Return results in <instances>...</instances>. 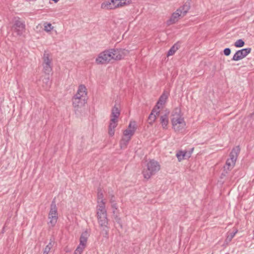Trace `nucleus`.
Returning <instances> with one entry per match:
<instances>
[{
  "label": "nucleus",
  "instance_id": "1",
  "mask_svg": "<svg viewBox=\"0 0 254 254\" xmlns=\"http://www.w3.org/2000/svg\"><path fill=\"white\" fill-rule=\"evenodd\" d=\"M160 166L159 163L152 159L150 160L146 164V168L142 171V174L145 179H149L160 170Z\"/></svg>",
  "mask_w": 254,
  "mask_h": 254
},
{
  "label": "nucleus",
  "instance_id": "2",
  "mask_svg": "<svg viewBox=\"0 0 254 254\" xmlns=\"http://www.w3.org/2000/svg\"><path fill=\"white\" fill-rule=\"evenodd\" d=\"M240 152V147L239 146H237L233 148L229 154L230 158L227 159L226 162V165L227 166L228 170L233 168Z\"/></svg>",
  "mask_w": 254,
  "mask_h": 254
},
{
  "label": "nucleus",
  "instance_id": "3",
  "mask_svg": "<svg viewBox=\"0 0 254 254\" xmlns=\"http://www.w3.org/2000/svg\"><path fill=\"white\" fill-rule=\"evenodd\" d=\"M58 209L56 206L55 198L51 202L50 210L49 213L48 218L50 220L49 224L52 227H54L57 222L58 219Z\"/></svg>",
  "mask_w": 254,
  "mask_h": 254
},
{
  "label": "nucleus",
  "instance_id": "4",
  "mask_svg": "<svg viewBox=\"0 0 254 254\" xmlns=\"http://www.w3.org/2000/svg\"><path fill=\"white\" fill-rule=\"evenodd\" d=\"M89 233L87 230L83 232L79 238V244L75 250L73 254H81L85 248Z\"/></svg>",
  "mask_w": 254,
  "mask_h": 254
},
{
  "label": "nucleus",
  "instance_id": "5",
  "mask_svg": "<svg viewBox=\"0 0 254 254\" xmlns=\"http://www.w3.org/2000/svg\"><path fill=\"white\" fill-rule=\"evenodd\" d=\"M112 52L111 49L106 50L100 53L98 57L96 59V62L97 64H106L113 59L112 56Z\"/></svg>",
  "mask_w": 254,
  "mask_h": 254
},
{
  "label": "nucleus",
  "instance_id": "6",
  "mask_svg": "<svg viewBox=\"0 0 254 254\" xmlns=\"http://www.w3.org/2000/svg\"><path fill=\"white\" fill-rule=\"evenodd\" d=\"M43 70L45 74L49 75L52 70V59L50 58V54L45 52L43 57Z\"/></svg>",
  "mask_w": 254,
  "mask_h": 254
},
{
  "label": "nucleus",
  "instance_id": "7",
  "mask_svg": "<svg viewBox=\"0 0 254 254\" xmlns=\"http://www.w3.org/2000/svg\"><path fill=\"white\" fill-rule=\"evenodd\" d=\"M251 51L252 49L251 48H247L238 50L234 55L232 60L234 61H240L247 57L251 52Z\"/></svg>",
  "mask_w": 254,
  "mask_h": 254
},
{
  "label": "nucleus",
  "instance_id": "8",
  "mask_svg": "<svg viewBox=\"0 0 254 254\" xmlns=\"http://www.w3.org/2000/svg\"><path fill=\"white\" fill-rule=\"evenodd\" d=\"M87 99L74 96L72 99V105L75 112L78 111L79 108L83 107L87 102Z\"/></svg>",
  "mask_w": 254,
  "mask_h": 254
},
{
  "label": "nucleus",
  "instance_id": "9",
  "mask_svg": "<svg viewBox=\"0 0 254 254\" xmlns=\"http://www.w3.org/2000/svg\"><path fill=\"white\" fill-rule=\"evenodd\" d=\"M13 30L18 35H21L25 28V25L23 22L16 20L15 21L13 26Z\"/></svg>",
  "mask_w": 254,
  "mask_h": 254
},
{
  "label": "nucleus",
  "instance_id": "10",
  "mask_svg": "<svg viewBox=\"0 0 254 254\" xmlns=\"http://www.w3.org/2000/svg\"><path fill=\"white\" fill-rule=\"evenodd\" d=\"M169 93L166 90H164L160 96L156 105L154 106L157 110H159L163 105H165L166 101L169 97Z\"/></svg>",
  "mask_w": 254,
  "mask_h": 254
},
{
  "label": "nucleus",
  "instance_id": "11",
  "mask_svg": "<svg viewBox=\"0 0 254 254\" xmlns=\"http://www.w3.org/2000/svg\"><path fill=\"white\" fill-rule=\"evenodd\" d=\"M113 9L122 7L130 3V0H111Z\"/></svg>",
  "mask_w": 254,
  "mask_h": 254
},
{
  "label": "nucleus",
  "instance_id": "12",
  "mask_svg": "<svg viewBox=\"0 0 254 254\" xmlns=\"http://www.w3.org/2000/svg\"><path fill=\"white\" fill-rule=\"evenodd\" d=\"M98 204L97 206V216L107 214L105 208V203L104 200L98 201Z\"/></svg>",
  "mask_w": 254,
  "mask_h": 254
},
{
  "label": "nucleus",
  "instance_id": "13",
  "mask_svg": "<svg viewBox=\"0 0 254 254\" xmlns=\"http://www.w3.org/2000/svg\"><path fill=\"white\" fill-rule=\"evenodd\" d=\"M74 96L87 99L86 88L85 86L82 84L80 85L78 87L77 92Z\"/></svg>",
  "mask_w": 254,
  "mask_h": 254
},
{
  "label": "nucleus",
  "instance_id": "14",
  "mask_svg": "<svg viewBox=\"0 0 254 254\" xmlns=\"http://www.w3.org/2000/svg\"><path fill=\"white\" fill-rule=\"evenodd\" d=\"M169 114V112H168L167 113H166L164 115L161 116L160 118V123L161 124L162 127L164 129L167 128V126L169 123V119H168Z\"/></svg>",
  "mask_w": 254,
  "mask_h": 254
},
{
  "label": "nucleus",
  "instance_id": "15",
  "mask_svg": "<svg viewBox=\"0 0 254 254\" xmlns=\"http://www.w3.org/2000/svg\"><path fill=\"white\" fill-rule=\"evenodd\" d=\"M179 11H177V10L174 12L170 19L167 21V24L171 25L174 23H175L178 20L179 17L181 16V14Z\"/></svg>",
  "mask_w": 254,
  "mask_h": 254
},
{
  "label": "nucleus",
  "instance_id": "16",
  "mask_svg": "<svg viewBox=\"0 0 254 254\" xmlns=\"http://www.w3.org/2000/svg\"><path fill=\"white\" fill-rule=\"evenodd\" d=\"M120 115V110L119 108L115 105L112 109L111 119L113 121L114 120L118 121V119Z\"/></svg>",
  "mask_w": 254,
  "mask_h": 254
},
{
  "label": "nucleus",
  "instance_id": "17",
  "mask_svg": "<svg viewBox=\"0 0 254 254\" xmlns=\"http://www.w3.org/2000/svg\"><path fill=\"white\" fill-rule=\"evenodd\" d=\"M117 122L118 121L114 120L113 121L112 120L110 119L108 133L111 136H113L115 134L114 129L117 126Z\"/></svg>",
  "mask_w": 254,
  "mask_h": 254
},
{
  "label": "nucleus",
  "instance_id": "18",
  "mask_svg": "<svg viewBox=\"0 0 254 254\" xmlns=\"http://www.w3.org/2000/svg\"><path fill=\"white\" fill-rule=\"evenodd\" d=\"M97 218L100 226H106L108 225V222L107 214L98 216H97Z\"/></svg>",
  "mask_w": 254,
  "mask_h": 254
},
{
  "label": "nucleus",
  "instance_id": "19",
  "mask_svg": "<svg viewBox=\"0 0 254 254\" xmlns=\"http://www.w3.org/2000/svg\"><path fill=\"white\" fill-rule=\"evenodd\" d=\"M158 110L155 107L153 108L151 113L149 115L148 119L151 120L152 118H153L152 121L149 123L150 124L152 125L153 122H154L156 119V116H158L160 113V111H158Z\"/></svg>",
  "mask_w": 254,
  "mask_h": 254
},
{
  "label": "nucleus",
  "instance_id": "20",
  "mask_svg": "<svg viewBox=\"0 0 254 254\" xmlns=\"http://www.w3.org/2000/svg\"><path fill=\"white\" fill-rule=\"evenodd\" d=\"M171 122L173 126V128H174L176 126L179 124L185 125V121H184V119L183 118H173L171 120Z\"/></svg>",
  "mask_w": 254,
  "mask_h": 254
},
{
  "label": "nucleus",
  "instance_id": "21",
  "mask_svg": "<svg viewBox=\"0 0 254 254\" xmlns=\"http://www.w3.org/2000/svg\"><path fill=\"white\" fill-rule=\"evenodd\" d=\"M190 8L189 2H186L182 7L177 9V11H179L181 13L183 14V16H184L188 12V10Z\"/></svg>",
  "mask_w": 254,
  "mask_h": 254
},
{
  "label": "nucleus",
  "instance_id": "22",
  "mask_svg": "<svg viewBox=\"0 0 254 254\" xmlns=\"http://www.w3.org/2000/svg\"><path fill=\"white\" fill-rule=\"evenodd\" d=\"M54 240L55 239L54 237H52L51 238L48 245H47L44 249L43 254H48L55 243Z\"/></svg>",
  "mask_w": 254,
  "mask_h": 254
},
{
  "label": "nucleus",
  "instance_id": "23",
  "mask_svg": "<svg viewBox=\"0 0 254 254\" xmlns=\"http://www.w3.org/2000/svg\"><path fill=\"white\" fill-rule=\"evenodd\" d=\"M136 129V127H134L132 129L127 128L125 129L123 132L124 136L127 137L128 138H131V136L134 134Z\"/></svg>",
  "mask_w": 254,
  "mask_h": 254
},
{
  "label": "nucleus",
  "instance_id": "24",
  "mask_svg": "<svg viewBox=\"0 0 254 254\" xmlns=\"http://www.w3.org/2000/svg\"><path fill=\"white\" fill-rule=\"evenodd\" d=\"M180 46L179 42L175 43L168 51L167 54V57L173 55L177 50L179 49Z\"/></svg>",
  "mask_w": 254,
  "mask_h": 254
},
{
  "label": "nucleus",
  "instance_id": "25",
  "mask_svg": "<svg viewBox=\"0 0 254 254\" xmlns=\"http://www.w3.org/2000/svg\"><path fill=\"white\" fill-rule=\"evenodd\" d=\"M190 154H191V152H190L188 154V155H187V151H179L176 154V156H177L179 161H181V160L184 159L186 156H188V157H190Z\"/></svg>",
  "mask_w": 254,
  "mask_h": 254
},
{
  "label": "nucleus",
  "instance_id": "26",
  "mask_svg": "<svg viewBox=\"0 0 254 254\" xmlns=\"http://www.w3.org/2000/svg\"><path fill=\"white\" fill-rule=\"evenodd\" d=\"M111 51L112 52V56L113 57V60H121V55L119 53L118 49H110Z\"/></svg>",
  "mask_w": 254,
  "mask_h": 254
},
{
  "label": "nucleus",
  "instance_id": "27",
  "mask_svg": "<svg viewBox=\"0 0 254 254\" xmlns=\"http://www.w3.org/2000/svg\"><path fill=\"white\" fill-rule=\"evenodd\" d=\"M101 8L105 9H113L111 0H105L101 4Z\"/></svg>",
  "mask_w": 254,
  "mask_h": 254
},
{
  "label": "nucleus",
  "instance_id": "28",
  "mask_svg": "<svg viewBox=\"0 0 254 254\" xmlns=\"http://www.w3.org/2000/svg\"><path fill=\"white\" fill-rule=\"evenodd\" d=\"M186 124L185 125L179 124L173 128L175 132L178 133H182L185 129Z\"/></svg>",
  "mask_w": 254,
  "mask_h": 254
},
{
  "label": "nucleus",
  "instance_id": "29",
  "mask_svg": "<svg viewBox=\"0 0 254 254\" xmlns=\"http://www.w3.org/2000/svg\"><path fill=\"white\" fill-rule=\"evenodd\" d=\"M131 138H123L120 141V146L122 149H124L127 146L129 140Z\"/></svg>",
  "mask_w": 254,
  "mask_h": 254
},
{
  "label": "nucleus",
  "instance_id": "30",
  "mask_svg": "<svg viewBox=\"0 0 254 254\" xmlns=\"http://www.w3.org/2000/svg\"><path fill=\"white\" fill-rule=\"evenodd\" d=\"M102 227V230L101 231V234L103 235L104 237L106 239L108 238V232H109V228L107 225L106 226H101Z\"/></svg>",
  "mask_w": 254,
  "mask_h": 254
},
{
  "label": "nucleus",
  "instance_id": "31",
  "mask_svg": "<svg viewBox=\"0 0 254 254\" xmlns=\"http://www.w3.org/2000/svg\"><path fill=\"white\" fill-rule=\"evenodd\" d=\"M238 232V230H236V231L235 232H233L232 233H231L230 234H229L226 239H225V243L226 244H228L229 243H230L232 239L234 237V236H235L236 234Z\"/></svg>",
  "mask_w": 254,
  "mask_h": 254
},
{
  "label": "nucleus",
  "instance_id": "32",
  "mask_svg": "<svg viewBox=\"0 0 254 254\" xmlns=\"http://www.w3.org/2000/svg\"><path fill=\"white\" fill-rule=\"evenodd\" d=\"M245 44L244 41L242 39H240L235 42L234 46L236 48H241L245 45Z\"/></svg>",
  "mask_w": 254,
  "mask_h": 254
},
{
  "label": "nucleus",
  "instance_id": "33",
  "mask_svg": "<svg viewBox=\"0 0 254 254\" xmlns=\"http://www.w3.org/2000/svg\"><path fill=\"white\" fill-rule=\"evenodd\" d=\"M113 214L114 216V218L116 222L118 223L121 227L122 226V222H121V218L115 213V210H113Z\"/></svg>",
  "mask_w": 254,
  "mask_h": 254
},
{
  "label": "nucleus",
  "instance_id": "34",
  "mask_svg": "<svg viewBox=\"0 0 254 254\" xmlns=\"http://www.w3.org/2000/svg\"><path fill=\"white\" fill-rule=\"evenodd\" d=\"M119 53H120V55H121V60L123 59L124 57L128 54V52L127 50L123 49H118Z\"/></svg>",
  "mask_w": 254,
  "mask_h": 254
},
{
  "label": "nucleus",
  "instance_id": "35",
  "mask_svg": "<svg viewBox=\"0 0 254 254\" xmlns=\"http://www.w3.org/2000/svg\"><path fill=\"white\" fill-rule=\"evenodd\" d=\"M103 192H102V190L101 189H98V194H97V197H98V201L100 200H103Z\"/></svg>",
  "mask_w": 254,
  "mask_h": 254
},
{
  "label": "nucleus",
  "instance_id": "36",
  "mask_svg": "<svg viewBox=\"0 0 254 254\" xmlns=\"http://www.w3.org/2000/svg\"><path fill=\"white\" fill-rule=\"evenodd\" d=\"M53 29V26L51 23H48L44 26V30L47 32H50Z\"/></svg>",
  "mask_w": 254,
  "mask_h": 254
},
{
  "label": "nucleus",
  "instance_id": "37",
  "mask_svg": "<svg viewBox=\"0 0 254 254\" xmlns=\"http://www.w3.org/2000/svg\"><path fill=\"white\" fill-rule=\"evenodd\" d=\"M173 115H176L179 117L181 116V110L180 108L177 107L175 109V110L174 111Z\"/></svg>",
  "mask_w": 254,
  "mask_h": 254
},
{
  "label": "nucleus",
  "instance_id": "38",
  "mask_svg": "<svg viewBox=\"0 0 254 254\" xmlns=\"http://www.w3.org/2000/svg\"><path fill=\"white\" fill-rule=\"evenodd\" d=\"M231 50L229 48H225L223 50L224 55L226 56H228L230 55Z\"/></svg>",
  "mask_w": 254,
  "mask_h": 254
},
{
  "label": "nucleus",
  "instance_id": "39",
  "mask_svg": "<svg viewBox=\"0 0 254 254\" xmlns=\"http://www.w3.org/2000/svg\"><path fill=\"white\" fill-rule=\"evenodd\" d=\"M134 127H136V123L135 121L133 122H130L128 126V129H132Z\"/></svg>",
  "mask_w": 254,
  "mask_h": 254
},
{
  "label": "nucleus",
  "instance_id": "40",
  "mask_svg": "<svg viewBox=\"0 0 254 254\" xmlns=\"http://www.w3.org/2000/svg\"><path fill=\"white\" fill-rule=\"evenodd\" d=\"M43 82L46 83L47 85H50V78L49 76L47 77H45L43 80Z\"/></svg>",
  "mask_w": 254,
  "mask_h": 254
},
{
  "label": "nucleus",
  "instance_id": "41",
  "mask_svg": "<svg viewBox=\"0 0 254 254\" xmlns=\"http://www.w3.org/2000/svg\"><path fill=\"white\" fill-rule=\"evenodd\" d=\"M110 202L111 203L116 202V198L113 194H111L110 197Z\"/></svg>",
  "mask_w": 254,
  "mask_h": 254
},
{
  "label": "nucleus",
  "instance_id": "42",
  "mask_svg": "<svg viewBox=\"0 0 254 254\" xmlns=\"http://www.w3.org/2000/svg\"><path fill=\"white\" fill-rule=\"evenodd\" d=\"M111 206L112 208L113 209V210H115L116 211V210H118V206L116 202L111 203Z\"/></svg>",
  "mask_w": 254,
  "mask_h": 254
},
{
  "label": "nucleus",
  "instance_id": "43",
  "mask_svg": "<svg viewBox=\"0 0 254 254\" xmlns=\"http://www.w3.org/2000/svg\"><path fill=\"white\" fill-rule=\"evenodd\" d=\"M225 176V174H224V173H222L221 174V176ZM221 178H222V177H221Z\"/></svg>",
  "mask_w": 254,
  "mask_h": 254
},
{
  "label": "nucleus",
  "instance_id": "44",
  "mask_svg": "<svg viewBox=\"0 0 254 254\" xmlns=\"http://www.w3.org/2000/svg\"><path fill=\"white\" fill-rule=\"evenodd\" d=\"M224 170H226V167L225 166H224Z\"/></svg>",
  "mask_w": 254,
  "mask_h": 254
}]
</instances>
